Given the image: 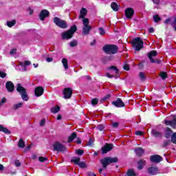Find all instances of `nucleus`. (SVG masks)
<instances>
[{"mask_svg": "<svg viewBox=\"0 0 176 176\" xmlns=\"http://www.w3.org/2000/svg\"><path fill=\"white\" fill-rule=\"evenodd\" d=\"M148 32H150L151 34H152L153 32H155V30L153 28H150L148 29Z\"/></svg>", "mask_w": 176, "mask_h": 176, "instance_id": "nucleus-59", "label": "nucleus"}, {"mask_svg": "<svg viewBox=\"0 0 176 176\" xmlns=\"http://www.w3.org/2000/svg\"><path fill=\"white\" fill-rule=\"evenodd\" d=\"M87 176H96V174L93 172H89L87 173Z\"/></svg>", "mask_w": 176, "mask_h": 176, "instance_id": "nucleus-58", "label": "nucleus"}, {"mask_svg": "<svg viewBox=\"0 0 176 176\" xmlns=\"http://www.w3.org/2000/svg\"><path fill=\"white\" fill-rule=\"evenodd\" d=\"M19 65L21 66L22 68H25V71H27L25 67H28V65H31V61L25 60V62H20Z\"/></svg>", "mask_w": 176, "mask_h": 176, "instance_id": "nucleus-22", "label": "nucleus"}, {"mask_svg": "<svg viewBox=\"0 0 176 176\" xmlns=\"http://www.w3.org/2000/svg\"><path fill=\"white\" fill-rule=\"evenodd\" d=\"M157 56V52L153 50L150 53L148 54V59L150 62L152 63H157L160 64V60L159 59H154L153 57H156Z\"/></svg>", "mask_w": 176, "mask_h": 176, "instance_id": "nucleus-9", "label": "nucleus"}, {"mask_svg": "<svg viewBox=\"0 0 176 176\" xmlns=\"http://www.w3.org/2000/svg\"><path fill=\"white\" fill-rule=\"evenodd\" d=\"M101 164H102L103 168L107 167L111 163H118L117 157H104L100 160Z\"/></svg>", "mask_w": 176, "mask_h": 176, "instance_id": "nucleus-6", "label": "nucleus"}, {"mask_svg": "<svg viewBox=\"0 0 176 176\" xmlns=\"http://www.w3.org/2000/svg\"><path fill=\"white\" fill-rule=\"evenodd\" d=\"M135 134L136 135H142V131H137Z\"/></svg>", "mask_w": 176, "mask_h": 176, "instance_id": "nucleus-57", "label": "nucleus"}, {"mask_svg": "<svg viewBox=\"0 0 176 176\" xmlns=\"http://www.w3.org/2000/svg\"><path fill=\"white\" fill-rule=\"evenodd\" d=\"M173 135V131L171 129L167 127L165 129V138H170V136Z\"/></svg>", "mask_w": 176, "mask_h": 176, "instance_id": "nucleus-21", "label": "nucleus"}, {"mask_svg": "<svg viewBox=\"0 0 176 176\" xmlns=\"http://www.w3.org/2000/svg\"><path fill=\"white\" fill-rule=\"evenodd\" d=\"M93 139H91V138H90L89 139V142H88V143H87V145L89 146H91L92 145H93Z\"/></svg>", "mask_w": 176, "mask_h": 176, "instance_id": "nucleus-50", "label": "nucleus"}, {"mask_svg": "<svg viewBox=\"0 0 176 176\" xmlns=\"http://www.w3.org/2000/svg\"><path fill=\"white\" fill-rule=\"evenodd\" d=\"M139 77L141 79V80H145V74H144V72H140L139 74Z\"/></svg>", "mask_w": 176, "mask_h": 176, "instance_id": "nucleus-41", "label": "nucleus"}, {"mask_svg": "<svg viewBox=\"0 0 176 176\" xmlns=\"http://www.w3.org/2000/svg\"><path fill=\"white\" fill-rule=\"evenodd\" d=\"M54 151H56V152H65L67 147L64 144L56 142L54 144Z\"/></svg>", "mask_w": 176, "mask_h": 176, "instance_id": "nucleus-8", "label": "nucleus"}, {"mask_svg": "<svg viewBox=\"0 0 176 176\" xmlns=\"http://www.w3.org/2000/svg\"><path fill=\"white\" fill-rule=\"evenodd\" d=\"M5 102H6V99L5 98H3L1 99V101L0 102V105H3V104H5Z\"/></svg>", "mask_w": 176, "mask_h": 176, "instance_id": "nucleus-52", "label": "nucleus"}, {"mask_svg": "<svg viewBox=\"0 0 176 176\" xmlns=\"http://www.w3.org/2000/svg\"><path fill=\"white\" fill-rule=\"evenodd\" d=\"M145 160H140L139 162H138V168L139 170H142L143 167L145 166Z\"/></svg>", "mask_w": 176, "mask_h": 176, "instance_id": "nucleus-25", "label": "nucleus"}, {"mask_svg": "<svg viewBox=\"0 0 176 176\" xmlns=\"http://www.w3.org/2000/svg\"><path fill=\"white\" fill-rule=\"evenodd\" d=\"M72 162L75 163V164H79V162H80V158L74 157L72 159Z\"/></svg>", "mask_w": 176, "mask_h": 176, "instance_id": "nucleus-35", "label": "nucleus"}, {"mask_svg": "<svg viewBox=\"0 0 176 176\" xmlns=\"http://www.w3.org/2000/svg\"><path fill=\"white\" fill-rule=\"evenodd\" d=\"M18 146H19V148H24V146H25V143L24 142V140L20 139L18 143Z\"/></svg>", "mask_w": 176, "mask_h": 176, "instance_id": "nucleus-33", "label": "nucleus"}, {"mask_svg": "<svg viewBox=\"0 0 176 176\" xmlns=\"http://www.w3.org/2000/svg\"><path fill=\"white\" fill-rule=\"evenodd\" d=\"M165 124L166 126H171V127H173V129H176V120L174 119L170 121L165 120Z\"/></svg>", "mask_w": 176, "mask_h": 176, "instance_id": "nucleus-19", "label": "nucleus"}, {"mask_svg": "<svg viewBox=\"0 0 176 176\" xmlns=\"http://www.w3.org/2000/svg\"><path fill=\"white\" fill-rule=\"evenodd\" d=\"M99 33L100 35H104L105 34V30H104L103 28H99Z\"/></svg>", "mask_w": 176, "mask_h": 176, "instance_id": "nucleus-45", "label": "nucleus"}, {"mask_svg": "<svg viewBox=\"0 0 176 176\" xmlns=\"http://www.w3.org/2000/svg\"><path fill=\"white\" fill-rule=\"evenodd\" d=\"M62 63L63 64L65 69H68V60L65 58H63L62 59Z\"/></svg>", "mask_w": 176, "mask_h": 176, "instance_id": "nucleus-28", "label": "nucleus"}, {"mask_svg": "<svg viewBox=\"0 0 176 176\" xmlns=\"http://www.w3.org/2000/svg\"><path fill=\"white\" fill-rule=\"evenodd\" d=\"M23 102H19L18 104H14L13 109H19V108H21L23 105Z\"/></svg>", "mask_w": 176, "mask_h": 176, "instance_id": "nucleus-34", "label": "nucleus"}, {"mask_svg": "<svg viewBox=\"0 0 176 176\" xmlns=\"http://www.w3.org/2000/svg\"><path fill=\"white\" fill-rule=\"evenodd\" d=\"M153 19L155 23H159V21L162 20V19L159 17V15H154Z\"/></svg>", "mask_w": 176, "mask_h": 176, "instance_id": "nucleus-36", "label": "nucleus"}, {"mask_svg": "<svg viewBox=\"0 0 176 176\" xmlns=\"http://www.w3.org/2000/svg\"><path fill=\"white\" fill-rule=\"evenodd\" d=\"M135 152L137 156H142L144 154V149H142L141 147H138L135 149Z\"/></svg>", "mask_w": 176, "mask_h": 176, "instance_id": "nucleus-23", "label": "nucleus"}, {"mask_svg": "<svg viewBox=\"0 0 176 176\" xmlns=\"http://www.w3.org/2000/svg\"><path fill=\"white\" fill-rule=\"evenodd\" d=\"M123 68L125 69V71H129L130 69L129 65H124Z\"/></svg>", "mask_w": 176, "mask_h": 176, "instance_id": "nucleus-51", "label": "nucleus"}, {"mask_svg": "<svg viewBox=\"0 0 176 176\" xmlns=\"http://www.w3.org/2000/svg\"><path fill=\"white\" fill-rule=\"evenodd\" d=\"M132 46L134 47L135 50L140 52V50L144 47V41H142L140 37L133 38L132 40Z\"/></svg>", "mask_w": 176, "mask_h": 176, "instance_id": "nucleus-4", "label": "nucleus"}, {"mask_svg": "<svg viewBox=\"0 0 176 176\" xmlns=\"http://www.w3.org/2000/svg\"><path fill=\"white\" fill-rule=\"evenodd\" d=\"M173 27H174V28H175V31H176V18L175 19V21H174V23H173Z\"/></svg>", "mask_w": 176, "mask_h": 176, "instance_id": "nucleus-62", "label": "nucleus"}, {"mask_svg": "<svg viewBox=\"0 0 176 176\" xmlns=\"http://www.w3.org/2000/svg\"><path fill=\"white\" fill-rule=\"evenodd\" d=\"M171 21V20L170 19H167L165 21L164 23L165 24H170V22Z\"/></svg>", "mask_w": 176, "mask_h": 176, "instance_id": "nucleus-60", "label": "nucleus"}, {"mask_svg": "<svg viewBox=\"0 0 176 176\" xmlns=\"http://www.w3.org/2000/svg\"><path fill=\"white\" fill-rule=\"evenodd\" d=\"M40 20L43 21L46 17H49V11L47 10H43L39 14Z\"/></svg>", "mask_w": 176, "mask_h": 176, "instance_id": "nucleus-15", "label": "nucleus"}, {"mask_svg": "<svg viewBox=\"0 0 176 176\" xmlns=\"http://www.w3.org/2000/svg\"><path fill=\"white\" fill-rule=\"evenodd\" d=\"M113 105L117 107L118 108H122L124 107V102L120 100V98H118L116 101L112 102Z\"/></svg>", "mask_w": 176, "mask_h": 176, "instance_id": "nucleus-16", "label": "nucleus"}, {"mask_svg": "<svg viewBox=\"0 0 176 176\" xmlns=\"http://www.w3.org/2000/svg\"><path fill=\"white\" fill-rule=\"evenodd\" d=\"M76 30H78V28H76V25H73L71 27V28L62 33V38L63 39H71L72 36H74V34L76 32Z\"/></svg>", "mask_w": 176, "mask_h": 176, "instance_id": "nucleus-2", "label": "nucleus"}, {"mask_svg": "<svg viewBox=\"0 0 176 176\" xmlns=\"http://www.w3.org/2000/svg\"><path fill=\"white\" fill-rule=\"evenodd\" d=\"M86 14H87V10L82 8L80 11V15L78 16V19H82V35H89L90 31L93 29V27L90 25V21L85 17Z\"/></svg>", "mask_w": 176, "mask_h": 176, "instance_id": "nucleus-1", "label": "nucleus"}, {"mask_svg": "<svg viewBox=\"0 0 176 176\" xmlns=\"http://www.w3.org/2000/svg\"><path fill=\"white\" fill-rule=\"evenodd\" d=\"M16 91L21 94V98L23 101H27L30 100V97H28V94H27V89L21 86V84H17L16 85Z\"/></svg>", "mask_w": 176, "mask_h": 176, "instance_id": "nucleus-3", "label": "nucleus"}, {"mask_svg": "<svg viewBox=\"0 0 176 176\" xmlns=\"http://www.w3.org/2000/svg\"><path fill=\"white\" fill-rule=\"evenodd\" d=\"M107 78H113L114 76L109 74V73H107Z\"/></svg>", "mask_w": 176, "mask_h": 176, "instance_id": "nucleus-64", "label": "nucleus"}, {"mask_svg": "<svg viewBox=\"0 0 176 176\" xmlns=\"http://www.w3.org/2000/svg\"><path fill=\"white\" fill-rule=\"evenodd\" d=\"M109 69L111 71V74H113V75H116L119 74V69H118V68L115 66H111L110 67H109Z\"/></svg>", "mask_w": 176, "mask_h": 176, "instance_id": "nucleus-24", "label": "nucleus"}, {"mask_svg": "<svg viewBox=\"0 0 176 176\" xmlns=\"http://www.w3.org/2000/svg\"><path fill=\"white\" fill-rule=\"evenodd\" d=\"M127 175L128 176H137V173L134 172L133 169H129L127 172Z\"/></svg>", "mask_w": 176, "mask_h": 176, "instance_id": "nucleus-32", "label": "nucleus"}, {"mask_svg": "<svg viewBox=\"0 0 176 176\" xmlns=\"http://www.w3.org/2000/svg\"><path fill=\"white\" fill-rule=\"evenodd\" d=\"M148 173L151 175H156L159 173V169L156 167H150L148 169Z\"/></svg>", "mask_w": 176, "mask_h": 176, "instance_id": "nucleus-20", "label": "nucleus"}, {"mask_svg": "<svg viewBox=\"0 0 176 176\" xmlns=\"http://www.w3.org/2000/svg\"><path fill=\"white\" fill-rule=\"evenodd\" d=\"M14 164H15L16 167H20V166H21V164L20 163V161H19V160H16L14 162Z\"/></svg>", "mask_w": 176, "mask_h": 176, "instance_id": "nucleus-48", "label": "nucleus"}, {"mask_svg": "<svg viewBox=\"0 0 176 176\" xmlns=\"http://www.w3.org/2000/svg\"><path fill=\"white\" fill-rule=\"evenodd\" d=\"M103 50L107 54H116L118 53V47L114 45H108L103 47Z\"/></svg>", "mask_w": 176, "mask_h": 176, "instance_id": "nucleus-5", "label": "nucleus"}, {"mask_svg": "<svg viewBox=\"0 0 176 176\" xmlns=\"http://www.w3.org/2000/svg\"><path fill=\"white\" fill-rule=\"evenodd\" d=\"M160 76L162 78V79H166V78H167V73L162 72L160 73Z\"/></svg>", "mask_w": 176, "mask_h": 176, "instance_id": "nucleus-40", "label": "nucleus"}, {"mask_svg": "<svg viewBox=\"0 0 176 176\" xmlns=\"http://www.w3.org/2000/svg\"><path fill=\"white\" fill-rule=\"evenodd\" d=\"M51 112H52V113H57L58 112H60V106L51 108Z\"/></svg>", "mask_w": 176, "mask_h": 176, "instance_id": "nucleus-29", "label": "nucleus"}, {"mask_svg": "<svg viewBox=\"0 0 176 176\" xmlns=\"http://www.w3.org/2000/svg\"><path fill=\"white\" fill-rule=\"evenodd\" d=\"M76 143L77 144H82V140H80V138H77Z\"/></svg>", "mask_w": 176, "mask_h": 176, "instance_id": "nucleus-61", "label": "nucleus"}, {"mask_svg": "<svg viewBox=\"0 0 176 176\" xmlns=\"http://www.w3.org/2000/svg\"><path fill=\"white\" fill-rule=\"evenodd\" d=\"M72 96V89L65 88L63 90V98L69 99Z\"/></svg>", "mask_w": 176, "mask_h": 176, "instance_id": "nucleus-10", "label": "nucleus"}, {"mask_svg": "<svg viewBox=\"0 0 176 176\" xmlns=\"http://www.w3.org/2000/svg\"><path fill=\"white\" fill-rule=\"evenodd\" d=\"M6 73L0 72V78H6Z\"/></svg>", "mask_w": 176, "mask_h": 176, "instance_id": "nucleus-53", "label": "nucleus"}, {"mask_svg": "<svg viewBox=\"0 0 176 176\" xmlns=\"http://www.w3.org/2000/svg\"><path fill=\"white\" fill-rule=\"evenodd\" d=\"M112 126L114 129H116V128L119 127V122H113L112 123Z\"/></svg>", "mask_w": 176, "mask_h": 176, "instance_id": "nucleus-47", "label": "nucleus"}, {"mask_svg": "<svg viewBox=\"0 0 176 176\" xmlns=\"http://www.w3.org/2000/svg\"><path fill=\"white\" fill-rule=\"evenodd\" d=\"M54 23L59 27V28H67L68 25L67 24V22L65 21L58 18V17H54Z\"/></svg>", "mask_w": 176, "mask_h": 176, "instance_id": "nucleus-7", "label": "nucleus"}, {"mask_svg": "<svg viewBox=\"0 0 176 176\" xmlns=\"http://www.w3.org/2000/svg\"><path fill=\"white\" fill-rule=\"evenodd\" d=\"M28 12H29V14H32L34 13V10H32V9L31 8L28 9Z\"/></svg>", "mask_w": 176, "mask_h": 176, "instance_id": "nucleus-63", "label": "nucleus"}, {"mask_svg": "<svg viewBox=\"0 0 176 176\" xmlns=\"http://www.w3.org/2000/svg\"><path fill=\"white\" fill-rule=\"evenodd\" d=\"M16 25V21L14 20L9 21H7V25L8 27H9L10 28H12V27H14V25Z\"/></svg>", "mask_w": 176, "mask_h": 176, "instance_id": "nucleus-31", "label": "nucleus"}, {"mask_svg": "<svg viewBox=\"0 0 176 176\" xmlns=\"http://www.w3.org/2000/svg\"><path fill=\"white\" fill-rule=\"evenodd\" d=\"M69 46L71 47H75V46H78V42L76 41H73L69 43Z\"/></svg>", "mask_w": 176, "mask_h": 176, "instance_id": "nucleus-37", "label": "nucleus"}, {"mask_svg": "<svg viewBox=\"0 0 176 176\" xmlns=\"http://www.w3.org/2000/svg\"><path fill=\"white\" fill-rule=\"evenodd\" d=\"M134 15V10L131 8H128L125 10V16L126 19H131Z\"/></svg>", "mask_w": 176, "mask_h": 176, "instance_id": "nucleus-13", "label": "nucleus"}, {"mask_svg": "<svg viewBox=\"0 0 176 176\" xmlns=\"http://www.w3.org/2000/svg\"><path fill=\"white\" fill-rule=\"evenodd\" d=\"M78 166H79V167H80L81 168H86V164L84 162H79L78 164Z\"/></svg>", "mask_w": 176, "mask_h": 176, "instance_id": "nucleus-38", "label": "nucleus"}, {"mask_svg": "<svg viewBox=\"0 0 176 176\" xmlns=\"http://www.w3.org/2000/svg\"><path fill=\"white\" fill-rule=\"evenodd\" d=\"M35 96L36 97H41L43 94V87H38L34 90Z\"/></svg>", "mask_w": 176, "mask_h": 176, "instance_id": "nucleus-17", "label": "nucleus"}, {"mask_svg": "<svg viewBox=\"0 0 176 176\" xmlns=\"http://www.w3.org/2000/svg\"><path fill=\"white\" fill-rule=\"evenodd\" d=\"M111 9L114 10V12H118V10H119V6L115 2L111 3Z\"/></svg>", "mask_w": 176, "mask_h": 176, "instance_id": "nucleus-26", "label": "nucleus"}, {"mask_svg": "<svg viewBox=\"0 0 176 176\" xmlns=\"http://www.w3.org/2000/svg\"><path fill=\"white\" fill-rule=\"evenodd\" d=\"M45 123H46V120H45V119H42L41 120V122H40V126H43L44 124H45Z\"/></svg>", "mask_w": 176, "mask_h": 176, "instance_id": "nucleus-49", "label": "nucleus"}, {"mask_svg": "<svg viewBox=\"0 0 176 176\" xmlns=\"http://www.w3.org/2000/svg\"><path fill=\"white\" fill-rule=\"evenodd\" d=\"M151 134L152 135H153V137H155L156 138H162L163 135V133H162V132H160L156 129H153L151 131Z\"/></svg>", "mask_w": 176, "mask_h": 176, "instance_id": "nucleus-18", "label": "nucleus"}, {"mask_svg": "<svg viewBox=\"0 0 176 176\" xmlns=\"http://www.w3.org/2000/svg\"><path fill=\"white\" fill-rule=\"evenodd\" d=\"M153 2L156 5H159V3H160V0H153Z\"/></svg>", "mask_w": 176, "mask_h": 176, "instance_id": "nucleus-56", "label": "nucleus"}, {"mask_svg": "<svg viewBox=\"0 0 176 176\" xmlns=\"http://www.w3.org/2000/svg\"><path fill=\"white\" fill-rule=\"evenodd\" d=\"M91 104L92 105H97V104H98V99L97 98L92 99Z\"/></svg>", "mask_w": 176, "mask_h": 176, "instance_id": "nucleus-42", "label": "nucleus"}, {"mask_svg": "<svg viewBox=\"0 0 176 176\" xmlns=\"http://www.w3.org/2000/svg\"><path fill=\"white\" fill-rule=\"evenodd\" d=\"M0 131H2L3 133H5L6 134H10V131L7 129V128H5L3 126L0 125Z\"/></svg>", "mask_w": 176, "mask_h": 176, "instance_id": "nucleus-30", "label": "nucleus"}, {"mask_svg": "<svg viewBox=\"0 0 176 176\" xmlns=\"http://www.w3.org/2000/svg\"><path fill=\"white\" fill-rule=\"evenodd\" d=\"M16 49H12L10 52V54H16Z\"/></svg>", "mask_w": 176, "mask_h": 176, "instance_id": "nucleus-55", "label": "nucleus"}, {"mask_svg": "<svg viewBox=\"0 0 176 176\" xmlns=\"http://www.w3.org/2000/svg\"><path fill=\"white\" fill-rule=\"evenodd\" d=\"M151 162L153 163H160L163 159L159 155H152L150 158Z\"/></svg>", "mask_w": 176, "mask_h": 176, "instance_id": "nucleus-14", "label": "nucleus"}, {"mask_svg": "<svg viewBox=\"0 0 176 176\" xmlns=\"http://www.w3.org/2000/svg\"><path fill=\"white\" fill-rule=\"evenodd\" d=\"M47 63H52L53 61V58H46Z\"/></svg>", "mask_w": 176, "mask_h": 176, "instance_id": "nucleus-54", "label": "nucleus"}, {"mask_svg": "<svg viewBox=\"0 0 176 176\" xmlns=\"http://www.w3.org/2000/svg\"><path fill=\"white\" fill-rule=\"evenodd\" d=\"M84 153L85 151L83 150H80V149L76 150V155H79L80 156L82 155V154Z\"/></svg>", "mask_w": 176, "mask_h": 176, "instance_id": "nucleus-43", "label": "nucleus"}, {"mask_svg": "<svg viewBox=\"0 0 176 176\" xmlns=\"http://www.w3.org/2000/svg\"><path fill=\"white\" fill-rule=\"evenodd\" d=\"M171 141L173 142V144H176V133H174L172 135Z\"/></svg>", "mask_w": 176, "mask_h": 176, "instance_id": "nucleus-39", "label": "nucleus"}, {"mask_svg": "<svg viewBox=\"0 0 176 176\" xmlns=\"http://www.w3.org/2000/svg\"><path fill=\"white\" fill-rule=\"evenodd\" d=\"M112 149H113V144H106L105 146L102 147V153H108V152H111Z\"/></svg>", "mask_w": 176, "mask_h": 176, "instance_id": "nucleus-11", "label": "nucleus"}, {"mask_svg": "<svg viewBox=\"0 0 176 176\" xmlns=\"http://www.w3.org/2000/svg\"><path fill=\"white\" fill-rule=\"evenodd\" d=\"M6 88L9 93H13L14 91V85L12 81H8L6 83Z\"/></svg>", "mask_w": 176, "mask_h": 176, "instance_id": "nucleus-12", "label": "nucleus"}, {"mask_svg": "<svg viewBox=\"0 0 176 176\" xmlns=\"http://www.w3.org/2000/svg\"><path fill=\"white\" fill-rule=\"evenodd\" d=\"M97 129L98 130H99V131H102V130H104V125L102 124L98 125L97 126Z\"/></svg>", "mask_w": 176, "mask_h": 176, "instance_id": "nucleus-46", "label": "nucleus"}, {"mask_svg": "<svg viewBox=\"0 0 176 176\" xmlns=\"http://www.w3.org/2000/svg\"><path fill=\"white\" fill-rule=\"evenodd\" d=\"M76 133H73L68 138V142H72L75 138H76Z\"/></svg>", "mask_w": 176, "mask_h": 176, "instance_id": "nucleus-27", "label": "nucleus"}, {"mask_svg": "<svg viewBox=\"0 0 176 176\" xmlns=\"http://www.w3.org/2000/svg\"><path fill=\"white\" fill-rule=\"evenodd\" d=\"M38 160L39 162H46V160H47V158L43 157H39Z\"/></svg>", "mask_w": 176, "mask_h": 176, "instance_id": "nucleus-44", "label": "nucleus"}]
</instances>
